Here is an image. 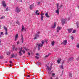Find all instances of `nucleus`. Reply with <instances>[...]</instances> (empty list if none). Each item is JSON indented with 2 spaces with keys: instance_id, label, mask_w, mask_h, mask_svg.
I'll list each match as a JSON object with an SVG mask.
<instances>
[{
  "instance_id": "nucleus-1",
  "label": "nucleus",
  "mask_w": 79,
  "mask_h": 79,
  "mask_svg": "<svg viewBox=\"0 0 79 79\" xmlns=\"http://www.w3.org/2000/svg\"><path fill=\"white\" fill-rule=\"evenodd\" d=\"M39 34H40V32L38 31L36 33L35 35V38H34V40L37 39V38H38V37H39V36L40 35H39Z\"/></svg>"
},
{
  "instance_id": "nucleus-2",
  "label": "nucleus",
  "mask_w": 79,
  "mask_h": 79,
  "mask_svg": "<svg viewBox=\"0 0 79 79\" xmlns=\"http://www.w3.org/2000/svg\"><path fill=\"white\" fill-rule=\"evenodd\" d=\"M15 11L17 13H19L21 12V9L19 8V6H17L15 8Z\"/></svg>"
},
{
  "instance_id": "nucleus-3",
  "label": "nucleus",
  "mask_w": 79,
  "mask_h": 79,
  "mask_svg": "<svg viewBox=\"0 0 79 79\" xmlns=\"http://www.w3.org/2000/svg\"><path fill=\"white\" fill-rule=\"evenodd\" d=\"M57 6V10H56V13L58 14H59V10H60V8H59V3H57L56 4Z\"/></svg>"
},
{
  "instance_id": "nucleus-4",
  "label": "nucleus",
  "mask_w": 79,
  "mask_h": 79,
  "mask_svg": "<svg viewBox=\"0 0 79 79\" xmlns=\"http://www.w3.org/2000/svg\"><path fill=\"white\" fill-rule=\"evenodd\" d=\"M67 20V19L66 18L65 19H62L61 20V23L62 24H64L66 23V21Z\"/></svg>"
},
{
  "instance_id": "nucleus-5",
  "label": "nucleus",
  "mask_w": 79,
  "mask_h": 79,
  "mask_svg": "<svg viewBox=\"0 0 79 79\" xmlns=\"http://www.w3.org/2000/svg\"><path fill=\"white\" fill-rule=\"evenodd\" d=\"M61 44H63V45H66L67 44V40H64L61 43Z\"/></svg>"
},
{
  "instance_id": "nucleus-6",
  "label": "nucleus",
  "mask_w": 79,
  "mask_h": 79,
  "mask_svg": "<svg viewBox=\"0 0 79 79\" xmlns=\"http://www.w3.org/2000/svg\"><path fill=\"white\" fill-rule=\"evenodd\" d=\"M34 4H32L30 5V9L31 10H32L34 8Z\"/></svg>"
},
{
  "instance_id": "nucleus-7",
  "label": "nucleus",
  "mask_w": 79,
  "mask_h": 79,
  "mask_svg": "<svg viewBox=\"0 0 79 79\" xmlns=\"http://www.w3.org/2000/svg\"><path fill=\"white\" fill-rule=\"evenodd\" d=\"M37 45L38 46V50H40V47H41V44L40 43L39 44H37Z\"/></svg>"
},
{
  "instance_id": "nucleus-8",
  "label": "nucleus",
  "mask_w": 79,
  "mask_h": 79,
  "mask_svg": "<svg viewBox=\"0 0 79 79\" xmlns=\"http://www.w3.org/2000/svg\"><path fill=\"white\" fill-rule=\"evenodd\" d=\"M17 56H18V55H17V54L15 55L14 53H13L11 55V58H15V57H16Z\"/></svg>"
},
{
  "instance_id": "nucleus-9",
  "label": "nucleus",
  "mask_w": 79,
  "mask_h": 79,
  "mask_svg": "<svg viewBox=\"0 0 79 79\" xmlns=\"http://www.w3.org/2000/svg\"><path fill=\"white\" fill-rule=\"evenodd\" d=\"M46 66H47L48 70L50 71H51V69H52V65H51V66H50V67H49L48 66H47V65H46Z\"/></svg>"
},
{
  "instance_id": "nucleus-10",
  "label": "nucleus",
  "mask_w": 79,
  "mask_h": 79,
  "mask_svg": "<svg viewBox=\"0 0 79 79\" xmlns=\"http://www.w3.org/2000/svg\"><path fill=\"white\" fill-rule=\"evenodd\" d=\"M61 29V27H57V32H60V31Z\"/></svg>"
},
{
  "instance_id": "nucleus-11",
  "label": "nucleus",
  "mask_w": 79,
  "mask_h": 79,
  "mask_svg": "<svg viewBox=\"0 0 79 79\" xmlns=\"http://www.w3.org/2000/svg\"><path fill=\"white\" fill-rule=\"evenodd\" d=\"M4 29L5 30L6 32L5 33V34L6 35H7L8 34V32H7V28L6 27H4Z\"/></svg>"
},
{
  "instance_id": "nucleus-12",
  "label": "nucleus",
  "mask_w": 79,
  "mask_h": 79,
  "mask_svg": "<svg viewBox=\"0 0 79 79\" xmlns=\"http://www.w3.org/2000/svg\"><path fill=\"white\" fill-rule=\"evenodd\" d=\"M56 22H55L54 23V25H52V28H53V29H54V28H55V27H56Z\"/></svg>"
},
{
  "instance_id": "nucleus-13",
  "label": "nucleus",
  "mask_w": 79,
  "mask_h": 79,
  "mask_svg": "<svg viewBox=\"0 0 79 79\" xmlns=\"http://www.w3.org/2000/svg\"><path fill=\"white\" fill-rule=\"evenodd\" d=\"M2 5L3 6L5 7V6H6V4H5V1H3L2 2Z\"/></svg>"
},
{
  "instance_id": "nucleus-14",
  "label": "nucleus",
  "mask_w": 79,
  "mask_h": 79,
  "mask_svg": "<svg viewBox=\"0 0 79 79\" xmlns=\"http://www.w3.org/2000/svg\"><path fill=\"white\" fill-rule=\"evenodd\" d=\"M68 31V32L69 33H70L71 32V31H73V29L72 28H70L69 29H67Z\"/></svg>"
},
{
  "instance_id": "nucleus-15",
  "label": "nucleus",
  "mask_w": 79,
  "mask_h": 79,
  "mask_svg": "<svg viewBox=\"0 0 79 79\" xmlns=\"http://www.w3.org/2000/svg\"><path fill=\"white\" fill-rule=\"evenodd\" d=\"M44 42H45V41L44 40H42L41 41V43L42 44H41V47H43V45H44Z\"/></svg>"
},
{
  "instance_id": "nucleus-16",
  "label": "nucleus",
  "mask_w": 79,
  "mask_h": 79,
  "mask_svg": "<svg viewBox=\"0 0 79 79\" xmlns=\"http://www.w3.org/2000/svg\"><path fill=\"white\" fill-rule=\"evenodd\" d=\"M73 60H74V58L72 57V58H70L69 59V61H73Z\"/></svg>"
},
{
  "instance_id": "nucleus-17",
  "label": "nucleus",
  "mask_w": 79,
  "mask_h": 79,
  "mask_svg": "<svg viewBox=\"0 0 79 79\" xmlns=\"http://www.w3.org/2000/svg\"><path fill=\"white\" fill-rule=\"evenodd\" d=\"M49 55H50V53H49L48 55H46L44 57V59H45V58H47V57H48V56H49Z\"/></svg>"
},
{
  "instance_id": "nucleus-18",
  "label": "nucleus",
  "mask_w": 79,
  "mask_h": 79,
  "mask_svg": "<svg viewBox=\"0 0 79 79\" xmlns=\"http://www.w3.org/2000/svg\"><path fill=\"white\" fill-rule=\"evenodd\" d=\"M61 58H60L58 59V60H57V62L58 64L60 63V61H61Z\"/></svg>"
},
{
  "instance_id": "nucleus-19",
  "label": "nucleus",
  "mask_w": 79,
  "mask_h": 79,
  "mask_svg": "<svg viewBox=\"0 0 79 79\" xmlns=\"http://www.w3.org/2000/svg\"><path fill=\"white\" fill-rule=\"evenodd\" d=\"M19 56H22V55H23V54L21 53V50L19 51Z\"/></svg>"
},
{
  "instance_id": "nucleus-20",
  "label": "nucleus",
  "mask_w": 79,
  "mask_h": 79,
  "mask_svg": "<svg viewBox=\"0 0 79 79\" xmlns=\"http://www.w3.org/2000/svg\"><path fill=\"white\" fill-rule=\"evenodd\" d=\"M45 16L46 17H47V18H49V17H50V16H49V15H48V14L47 13L45 14Z\"/></svg>"
},
{
  "instance_id": "nucleus-21",
  "label": "nucleus",
  "mask_w": 79,
  "mask_h": 79,
  "mask_svg": "<svg viewBox=\"0 0 79 79\" xmlns=\"http://www.w3.org/2000/svg\"><path fill=\"white\" fill-rule=\"evenodd\" d=\"M76 24L77 28H79V22L77 21L76 23Z\"/></svg>"
},
{
  "instance_id": "nucleus-22",
  "label": "nucleus",
  "mask_w": 79,
  "mask_h": 79,
  "mask_svg": "<svg viewBox=\"0 0 79 79\" xmlns=\"http://www.w3.org/2000/svg\"><path fill=\"white\" fill-rule=\"evenodd\" d=\"M22 43H23V41H24V39H23V35H22Z\"/></svg>"
},
{
  "instance_id": "nucleus-23",
  "label": "nucleus",
  "mask_w": 79,
  "mask_h": 79,
  "mask_svg": "<svg viewBox=\"0 0 79 79\" xmlns=\"http://www.w3.org/2000/svg\"><path fill=\"white\" fill-rule=\"evenodd\" d=\"M38 12H39V10H36V11L35 12V13H36V15H39V13H38Z\"/></svg>"
},
{
  "instance_id": "nucleus-24",
  "label": "nucleus",
  "mask_w": 79,
  "mask_h": 79,
  "mask_svg": "<svg viewBox=\"0 0 79 79\" xmlns=\"http://www.w3.org/2000/svg\"><path fill=\"white\" fill-rule=\"evenodd\" d=\"M52 77H55V73H52Z\"/></svg>"
},
{
  "instance_id": "nucleus-25",
  "label": "nucleus",
  "mask_w": 79,
  "mask_h": 79,
  "mask_svg": "<svg viewBox=\"0 0 79 79\" xmlns=\"http://www.w3.org/2000/svg\"><path fill=\"white\" fill-rule=\"evenodd\" d=\"M69 77H72V73H69Z\"/></svg>"
},
{
  "instance_id": "nucleus-26",
  "label": "nucleus",
  "mask_w": 79,
  "mask_h": 79,
  "mask_svg": "<svg viewBox=\"0 0 79 79\" xmlns=\"http://www.w3.org/2000/svg\"><path fill=\"white\" fill-rule=\"evenodd\" d=\"M24 29V27L23 26V25L22 26V28L21 30V31H22V32H23V31Z\"/></svg>"
},
{
  "instance_id": "nucleus-27",
  "label": "nucleus",
  "mask_w": 79,
  "mask_h": 79,
  "mask_svg": "<svg viewBox=\"0 0 79 79\" xmlns=\"http://www.w3.org/2000/svg\"><path fill=\"white\" fill-rule=\"evenodd\" d=\"M21 50V52H22L24 54L26 53V52H25V51L24 50Z\"/></svg>"
},
{
  "instance_id": "nucleus-28",
  "label": "nucleus",
  "mask_w": 79,
  "mask_h": 79,
  "mask_svg": "<svg viewBox=\"0 0 79 79\" xmlns=\"http://www.w3.org/2000/svg\"><path fill=\"white\" fill-rule=\"evenodd\" d=\"M7 55H10V52H7Z\"/></svg>"
},
{
  "instance_id": "nucleus-29",
  "label": "nucleus",
  "mask_w": 79,
  "mask_h": 79,
  "mask_svg": "<svg viewBox=\"0 0 79 79\" xmlns=\"http://www.w3.org/2000/svg\"><path fill=\"white\" fill-rule=\"evenodd\" d=\"M41 63H40V62H37V63L36 64L38 66H39V65L41 64Z\"/></svg>"
},
{
  "instance_id": "nucleus-30",
  "label": "nucleus",
  "mask_w": 79,
  "mask_h": 79,
  "mask_svg": "<svg viewBox=\"0 0 79 79\" xmlns=\"http://www.w3.org/2000/svg\"><path fill=\"white\" fill-rule=\"evenodd\" d=\"M23 48L25 50H26V51H27V50H29V49L27 48Z\"/></svg>"
},
{
  "instance_id": "nucleus-31",
  "label": "nucleus",
  "mask_w": 79,
  "mask_h": 79,
  "mask_svg": "<svg viewBox=\"0 0 79 79\" xmlns=\"http://www.w3.org/2000/svg\"><path fill=\"white\" fill-rule=\"evenodd\" d=\"M16 23L17 24H19V22L18 20L16 22Z\"/></svg>"
},
{
  "instance_id": "nucleus-32",
  "label": "nucleus",
  "mask_w": 79,
  "mask_h": 79,
  "mask_svg": "<svg viewBox=\"0 0 79 79\" xmlns=\"http://www.w3.org/2000/svg\"><path fill=\"white\" fill-rule=\"evenodd\" d=\"M9 9H8V7H7L6 8V10H5V11H8Z\"/></svg>"
},
{
  "instance_id": "nucleus-33",
  "label": "nucleus",
  "mask_w": 79,
  "mask_h": 79,
  "mask_svg": "<svg viewBox=\"0 0 79 79\" xmlns=\"http://www.w3.org/2000/svg\"><path fill=\"white\" fill-rule=\"evenodd\" d=\"M55 43V42L54 41H53L52 43V45L53 46L54 45V44Z\"/></svg>"
},
{
  "instance_id": "nucleus-34",
  "label": "nucleus",
  "mask_w": 79,
  "mask_h": 79,
  "mask_svg": "<svg viewBox=\"0 0 79 79\" xmlns=\"http://www.w3.org/2000/svg\"><path fill=\"white\" fill-rule=\"evenodd\" d=\"M4 18H5V16H2L1 17L0 19H4Z\"/></svg>"
},
{
  "instance_id": "nucleus-35",
  "label": "nucleus",
  "mask_w": 79,
  "mask_h": 79,
  "mask_svg": "<svg viewBox=\"0 0 79 79\" xmlns=\"http://www.w3.org/2000/svg\"><path fill=\"white\" fill-rule=\"evenodd\" d=\"M41 21H43V16H41Z\"/></svg>"
},
{
  "instance_id": "nucleus-36",
  "label": "nucleus",
  "mask_w": 79,
  "mask_h": 79,
  "mask_svg": "<svg viewBox=\"0 0 79 79\" xmlns=\"http://www.w3.org/2000/svg\"><path fill=\"white\" fill-rule=\"evenodd\" d=\"M18 37V34H17L16 35H15V38H17Z\"/></svg>"
},
{
  "instance_id": "nucleus-37",
  "label": "nucleus",
  "mask_w": 79,
  "mask_h": 79,
  "mask_svg": "<svg viewBox=\"0 0 79 79\" xmlns=\"http://www.w3.org/2000/svg\"><path fill=\"white\" fill-rule=\"evenodd\" d=\"M51 73H52V71L51 72H50L49 71L48 72V74H51Z\"/></svg>"
},
{
  "instance_id": "nucleus-38",
  "label": "nucleus",
  "mask_w": 79,
  "mask_h": 79,
  "mask_svg": "<svg viewBox=\"0 0 79 79\" xmlns=\"http://www.w3.org/2000/svg\"><path fill=\"white\" fill-rule=\"evenodd\" d=\"M71 39L72 40H74V37L73 36H72Z\"/></svg>"
},
{
  "instance_id": "nucleus-39",
  "label": "nucleus",
  "mask_w": 79,
  "mask_h": 79,
  "mask_svg": "<svg viewBox=\"0 0 79 79\" xmlns=\"http://www.w3.org/2000/svg\"><path fill=\"white\" fill-rule=\"evenodd\" d=\"M3 58V56H0V59H2Z\"/></svg>"
},
{
  "instance_id": "nucleus-40",
  "label": "nucleus",
  "mask_w": 79,
  "mask_h": 79,
  "mask_svg": "<svg viewBox=\"0 0 79 79\" xmlns=\"http://www.w3.org/2000/svg\"><path fill=\"white\" fill-rule=\"evenodd\" d=\"M0 35H2L3 34V32H2L0 33Z\"/></svg>"
},
{
  "instance_id": "nucleus-41",
  "label": "nucleus",
  "mask_w": 79,
  "mask_h": 79,
  "mask_svg": "<svg viewBox=\"0 0 79 79\" xmlns=\"http://www.w3.org/2000/svg\"><path fill=\"white\" fill-rule=\"evenodd\" d=\"M63 6V5H60V6H59V8L60 9V8H61V7H62V6Z\"/></svg>"
},
{
  "instance_id": "nucleus-42",
  "label": "nucleus",
  "mask_w": 79,
  "mask_h": 79,
  "mask_svg": "<svg viewBox=\"0 0 79 79\" xmlns=\"http://www.w3.org/2000/svg\"><path fill=\"white\" fill-rule=\"evenodd\" d=\"M77 48H79V44H77Z\"/></svg>"
},
{
  "instance_id": "nucleus-43",
  "label": "nucleus",
  "mask_w": 79,
  "mask_h": 79,
  "mask_svg": "<svg viewBox=\"0 0 79 79\" xmlns=\"http://www.w3.org/2000/svg\"><path fill=\"white\" fill-rule=\"evenodd\" d=\"M60 68H61V69H63V66H61L60 67Z\"/></svg>"
},
{
  "instance_id": "nucleus-44",
  "label": "nucleus",
  "mask_w": 79,
  "mask_h": 79,
  "mask_svg": "<svg viewBox=\"0 0 79 79\" xmlns=\"http://www.w3.org/2000/svg\"><path fill=\"white\" fill-rule=\"evenodd\" d=\"M76 32V30H73V33H75Z\"/></svg>"
},
{
  "instance_id": "nucleus-45",
  "label": "nucleus",
  "mask_w": 79,
  "mask_h": 79,
  "mask_svg": "<svg viewBox=\"0 0 79 79\" xmlns=\"http://www.w3.org/2000/svg\"><path fill=\"white\" fill-rule=\"evenodd\" d=\"M36 58V59H37V60H38V59H39V57L37 56H35Z\"/></svg>"
},
{
  "instance_id": "nucleus-46",
  "label": "nucleus",
  "mask_w": 79,
  "mask_h": 79,
  "mask_svg": "<svg viewBox=\"0 0 79 79\" xmlns=\"http://www.w3.org/2000/svg\"><path fill=\"white\" fill-rule=\"evenodd\" d=\"M44 13H42L41 14V16H44Z\"/></svg>"
},
{
  "instance_id": "nucleus-47",
  "label": "nucleus",
  "mask_w": 79,
  "mask_h": 79,
  "mask_svg": "<svg viewBox=\"0 0 79 79\" xmlns=\"http://www.w3.org/2000/svg\"><path fill=\"white\" fill-rule=\"evenodd\" d=\"M17 45L19 44V41L17 42Z\"/></svg>"
},
{
  "instance_id": "nucleus-48",
  "label": "nucleus",
  "mask_w": 79,
  "mask_h": 79,
  "mask_svg": "<svg viewBox=\"0 0 79 79\" xmlns=\"http://www.w3.org/2000/svg\"><path fill=\"white\" fill-rule=\"evenodd\" d=\"M28 55L29 56H30V55H31V53L29 52H28Z\"/></svg>"
},
{
  "instance_id": "nucleus-49",
  "label": "nucleus",
  "mask_w": 79,
  "mask_h": 79,
  "mask_svg": "<svg viewBox=\"0 0 79 79\" xmlns=\"http://www.w3.org/2000/svg\"><path fill=\"white\" fill-rule=\"evenodd\" d=\"M40 2H38V5H40Z\"/></svg>"
},
{
  "instance_id": "nucleus-50",
  "label": "nucleus",
  "mask_w": 79,
  "mask_h": 79,
  "mask_svg": "<svg viewBox=\"0 0 79 79\" xmlns=\"http://www.w3.org/2000/svg\"><path fill=\"white\" fill-rule=\"evenodd\" d=\"M44 42H46V43H47V40H44Z\"/></svg>"
},
{
  "instance_id": "nucleus-51",
  "label": "nucleus",
  "mask_w": 79,
  "mask_h": 79,
  "mask_svg": "<svg viewBox=\"0 0 79 79\" xmlns=\"http://www.w3.org/2000/svg\"><path fill=\"white\" fill-rule=\"evenodd\" d=\"M27 77H30V76H29V75H27Z\"/></svg>"
},
{
  "instance_id": "nucleus-52",
  "label": "nucleus",
  "mask_w": 79,
  "mask_h": 79,
  "mask_svg": "<svg viewBox=\"0 0 79 79\" xmlns=\"http://www.w3.org/2000/svg\"><path fill=\"white\" fill-rule=\"evenodd\" d=\"M10 63H12V61H10Z\"/></svg>"
},
{
  "instance_id": "nucleus-53",
  "label": "nucleus",
  "mask_w": 79,
  "mask_h": 79,
  "mask_svg": "<svg viewBox=\"0 0 79 79\" xmlns=\"http://www.w3.org/2000/svg\"><path fill=\"white\" fill-rule=\"evenodd\" d=\"M16 40H17V38H15V40L16 41Z\"/></svg>"
},
{
  "instance_id": "nucleus-54",
  "label": "nucleus",
  "mask_w": 79,
  "mask_h": 79,
  "mask_svg": "<svg viewBox=\"0 0 79 79\" xmlns=\"http://www.w3.org/2000/svg\"><path fill=\"white\" fill-rule=\"evenodd\" d=\"M14 49H15V48L13 47V51H14Z\"/></svg>"
},
{
  "instance_id": "nucleus-55",
  "label": "nucleus",
  "mask_w": 79,
  "mask_h": 79,
  "mask_svg": "<svg viewBox=\"0 0 79 79\" xmlns=\"http://www.w3.org/2000/svg\"><path fill=\"white\" fill-rule=\"evenodd\" d=\"M36 55H37V56L39 55V53H37L36 54Z\"/></svg>"
},
{
  "instance_id": "nucleus-56",
  "label": "nucleus",
  "mask_w": 79,
  "mask_h": 79,
  "mask_svg": "<svg viewBox=\"0 0 79 79\" xmlns=\"http://www.w3.org/2000/svg\"><path fill=\"white\" fill-rule=\"evenodd\" d=\"M2 35H0V38H1V37H2Z\"/></svg>"
},
{
  "instance_id": "nucleus-57",
  "label": "nucleus",
  "mask_w": 79,
  "mask_h": 79,
  "mask_svg": "<svg viewBox=\"0 0 79 79\" xmlns=\"http://www.w3.org/2000/svg\"><path fill=\"white\" fill-rule=\"evenodd\" d=\"M50 78V79H53V78H52V77H51Z\"/></svg>"
},
{
  "instance_id": "nucleus-58",
  "label": "nucleus",
  "mask_w": 79,
  "mask_h": 79,
  "mask_svg": "<svg viewBox=\"0 0 79 79\" xmlns=\"http://www.w3.org/2000/svg\"><path fill=\"white\" fill-rule=\"evenodd\" d=\"M19 2H23V1H22V0L20 1Z\"/></svg>"
},
{
  "instance_id": "nucleus-59",
  "label": "nucleus",
  "mask_w": 79,
  "mask_h": 79,
  "mask_svg": "<svg viewBox=\"0 0 79 79\" xmlns=\"http://www.w3.org/2000/svg\"><path fill=\"white\" fill-rule=\"evenodd\" d=\"M55 79H58V78L56 77Z\"/></svg>"
},
{
  "instance_id": "nucleus-60",
  "label": "nucleus",
  "mask_w": 79,
  "mask_h": 79,
  "mask_svg": "<svg viewBox=\"0 0 79 79\" xmlns=\"http://www.w3.org/2000/svg\"><path fill=\"white\" fill-rule=\"evenodd\" d=\"M68 19V20H69L70 19V18H69Z\"/></svg>"
},
{
  "instance_id": "nucleus-61",
  "label": "nucleus",
  "mask_w": 79,
  "mask_h": 79,
  "mask_svg": "<svg viewBox=\"0 0 79 79\" xmlns=\"http://www.w3.org/2000/svg\"><path fill=\"white\" fill-rule=\"evenodd\" d=\"M10 66H12V65L11 64H10Z\"/></svg>"
},
{
  "instance_id": "nucleus-62",
  "label": "nucleus",
  "mask_w": 79,
  "mask_h": 79,
  "mask_svg": "<svg viewBox=\"0 0 79 79\" xmlns=\"http://www.w3.org/2000/svg\"><path fill=\"white\" fill-rule=\"evenodd\" d=\"M22 49H23V48H21L20 50H22Z\"/></svg>"
},
{
  "instance_id": "nucleus-63",
  "label": "nucleus",
  "mask_w": 79,
  "mask_h": 79,
  "mask_svg": "<svg viewBox=\"0 0 79 79\" xmlns=\"http://www.w3.org/2000/svg\"><path fill=\"white\" fill-rule=\"evenodd\" d=\"M13 58V57H11H11H10V59H11V58Z\"/></svg>"
},
{
  "instance_id": "nucleus-64",
  "label": "nucleus",
  "mask_w": 79,
  "mask_h": 79,
  "mask_svg": "<svg viewBox=\"0 0 79 79\" xmlns=\"http://www.w3.org/2000/svg\"><path fill=\"white\" fill-rule=\"evenodd\" d=\"M78 8L79 9V6H78Z\"/></svg>"
}]
</instances>
